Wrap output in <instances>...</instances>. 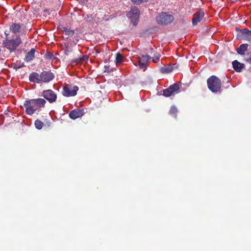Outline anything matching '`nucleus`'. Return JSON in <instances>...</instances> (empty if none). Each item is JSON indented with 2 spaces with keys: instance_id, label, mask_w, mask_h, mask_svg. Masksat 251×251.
I'll return each instance as SVG.
<instances>
[{
  "instance_id": "1",
  "label": "nucleus",
  "mask_w": 251,
  "mask_h": 251,
  "mask_svg": "<svg viewBox=\"0 0 251 251\" xmlns=\"http://www.w3.org/2000/svg\"><path fill=\"white\" fill-rule=\"evenodd\" d=\"M46 101L42 98L31 99L25 100L24 103V106L25 108V113L28 115H32L38 109L43 107Z\"/></svg>"
},
{
  "instance_id": "2",
  "label": "nucleus",
  "mask_w": 251,
  "mask_h": 251,
  "mask_svg": "<svg viewBox=\"0 0 251 251\" xmlns=\"http://www.w3.org/2000/svg\"><path fill=\"white\" fill-rule=\"evenodd\" d=\"M207 87L213 93L220 91L221 88V81L217 76L212 75L207 80Z\"/></svg>"
},
{
  "instance_id": "3",
  "label": "nucleus",
  "mask_w": 251,
  "mask_h": 251,
  "mask_svg": "<svg viewBox=\"0 0 251 251\" xmlns=\"http://www.w3.org/2000/svg\"><path fill=\"white\" fill-rule=\"evenodd\" d=\"M22 43L21 39L20 36H17L15 39H6L3 42L4 47L9 50L10 52L13 51Z\"/></svg>"
},
{
  "instance_id": "4",
  "label": "nucleus",
  "mask_w": 251,
  "mask_h": 251,
  "mask_svg": "<svg viewBox=\"0 0 251 251\" xmlns=\"http://www.w3.org/2000/svg\"><path fill=\"white\" fill-rule=\"evenodd\" d=\"M157 23L161 25H168L171 24L174 20L173 15L168 14L166 12H161L156 17Z\"/></svg>"
},
{
  "instance_id": "5",
  "label": "nucleus",
  "mask_w": 251,
  "mask_h": 251,
  "mask_svg": "<svg viewBox=\"0 0 251 251\" xmlns=\"http://www.w3.org/2000/svg\"><path fill=\"white\" fill-rule=\"evenodd\" d=\"M235 29L238 32L237 39L246 41L251 44V30L246 28L240 29L236 27Z\"/></svg>"
},
{
  "instance_id": "6",
  "label": "nucleus",
  "mask_w": 251,
  "mask_h": 251,
  "mask_svg": "<svg viewBox=\"0 0 251 251\" xmlns=\"http://www.w3.org/2000/svg\"><path fill=\"white\" fill-rule=\"evenodd\" d=\"M78 90V87L77 86L67 84L63 88L62 94L66 97H73L76 95Z\"/></svg>"
},
{
  "instance_id": "7",
  "label": "nucleus",
  "mask_w": 251,
  "mask_h": 251,
  "mask_svg": "<svg viewBox=\"0 0 251 251\" xmlns=\"http://www.w3.org/2000/svg\"><path fill=\"white\" fill-rule=\"evenodd\" d=\"M179 85L175 83L170 86L168 88L163 90V95L166 97L175 95L178 93Z\"/></svg>"
},
{
  "instance_id": "8",
  "label": "nucleus",
  "mask_w": 251,
  "mask_h": 251,
  "mask_svg": "<svg viewBox=\"0 0 251 251\" xmlns=\"http://www.w3.org/2000/svg\"><path fill=\"white\" fill-rule=\"evenodd\" d=\"M42 96L50 103L54 102L57 100V94L50 89L44 90Z\"/></svg>"
},
{
  "instance_id": "9",
  "label": "nucleus",
  "mask_w": 251,
  "mask_h": 251,
  "mask_svg": "<svg viewBox=\"0 0 251 251\" xmlns=\"http://www.w3.org/2000/svg\"><path fill=\"white\" fill-rule=\"evenodd\" d=\"M55 77V75L51 71H44L41 73V82L49 83Z\"/></svg>"
},
{
  "instance_id": "10",
  "label": "nucleus",
  "mask_w": 251,
  "mask_h": 251,
  "mask_svg": "<svg viewBox=\"0 0 251 251\" xmlns=\"http://www.w3.org/2000/svg\"><path fill=\"white\" fill-rule=\"evenodd\" d=\"M140 11L136 7H132L130 11L128 13L127 16L129 17L131 21L133 22L134 25H136V22L138 20Z\"/></svg>"
},
{
  "instance_id": "11",
  "label": "nucleus",
  "mask_w": 251,
  "mask_h": 251,
  "mask_svg": "<svg viewBox=\"0 0 251 251\" xmlns=\"http://www.w3.org/2000/svg\"><path fill=\"white\" fill-rule=\"evenodd\" d=\"M204 12L203 10H200L196 12L193 16L192 24L193 25H197L203 18Z\"/></svg>"
},
{
  "instance_id": "12",
  "label": "nucleus",
  "mask_w": 251,
  "mask_h": 251,
  "mask_svg": "<svg viewBox=\"0 0 251 251\" xmlns=\"http://www.w3.org/2000/svg\"><path fill=\"white\" fill-rule=\"evenodd\" d=\"M84 114L83 109H75L71 111L69 113V117L71 119L75 120L81 117Z\"/></svg>"
},
{
  "instance_id": "13",
  "label": "nucleus",
  "mask_w": 251,
  "mask_h": 251,
  "mask_svg": "<svg viewBox=\"0 0 251 251\" xmlns=\"http://www.w3.org/2000/svg\"><path fill=\"white\" fill-rule=\"evenodd\" d=\"M41 74L39 75L36 72H33L29 75V80L33 83H40Z\"/></svg>"
},
{
  "instance_id": "14",
  "label": "nucleus",
  "mask_w": 251,
  "mask_h": 251,
  "mask_svg": "<svg viewBox=\"0 0 251 251\" xmlns=\"http://www.w3.org/2000/svg\"><path fill=\"white\" fill-rule=\"evenodd\" d=\"M248 44H241L237 49L236 51L238 54L241 55H245L246 51H247L249 47Z\"/></svg>"
},
{
  "instance_id": "15",
  "label": "nucleus",
  "mask_w": 251,
  "mask_h": 251,
  "mask_svg": "<svg viewBox=\"0 0 251 251\" xmlns=\"http://www.w3.org/2000/svg\"><path fill=\"white\" fill-rule=\"evenodd\" d=\"M233 69L237 72H241L242 69L245 67V65L237 60H234L232 63Z\"/></svg>"
},
{
  "instance_id": "16",
  "label": "nucleus",
  "mask_w": 251,
  "mask_h": 251,
  "mask_svg": "<svg viewBox=\"0 0 251 251\" xmlns=\"http://www.w3.org/2000/svg\"><path fill=\"white\" fill-rule=\"evenodd\" d=\"M21 29V25L18 23H13L9 27L10 30L14 33L20 32Z\"/></svg>"
},
{
  "instance_id": "17",
  "label": "nucleus",
  "mask_w": 251,
  "mask_h": 251,
  "mask_svg": "<svg viewBox=\"0 0 251 251\" xmlns=\"http://www.w3.org/2000/svg\"><path fill=\"white\" fill-rule=\"evenodd\" d=\"M35 52V50L34 49H31L30 50L27 52L25 57V60L26 61H30L32 60L34 58V53Z\"/></svg>"
},
{
  "instance_id": "18",
  "label": "nucleus",
  "mask_w": 251,
  "mask_h": 251,
  "mask_svg": "<svg viewBox=\"0 0 251 251\" xmlns=\"http://www.w3.org/2000/svg\"><path fill=\"white\" fill-rule=\"evenodd\" d=\"M173 70V67L169 65L168 66H164L161 68L160 71L162 73H170Z\"/></svg>"
},
{
  "instance_id": "19",
  "label": "nucleus",
  "mask_w": 251,
  "mask_h": 251,
  "mask_svg": "<svg viewBox=\"0 0 251 251\" xmlns=\"http://www.w3.org/2000/svg\"><path fill=\"white\" fill-rule=\"evenodd\" d=\"M177 111H178L177 108L175 106H172L170 108L169 114L171 116L176 118L177 116Z\"/></svg>"
},
{
  "instance_id": "20",
  "label": "nucleus",
  "mask_w": 251,
  "mask_h": 251,
  "mask_svg": "<svg viewBox=\"0 0 251 251\" xmlns=\"http://www.w3.org/2000/svg\"><path fill=\"white\" fill-rule=\"evenodd\" d=\"M244 60L245 62L251 64V50L245 54Z\"/></svg>"
},
{
  "instance_id": "21",
  "label": "nucleus",
  "mask_w": 251,
  "mask_h": 251,
  "mask_svg": "<svg viewBox=\"0 0 251 251\" xmlns=\"http://www.w3.org/2000/svg\"><path fill=\"white\" fill-rule=\"evenodd\" d=\"M139 60H142V62L146 64L148 63L149 60L151 59V57L149 55H142Z\"/></svg>"
},
{
  "instance_id": "22",
  "label": "nucleus",
  "mask_w": 251,
  "mask_h": 251,
  "mask_svg": "<svg viewBox=\"0 0 251 251\" xmlns=\"http://www.w3.org/2000/svg\"><path fill=\"white\" fill-rule=\"evenodd\" d=\"M34 125H35V127L37 129H41L43 127L44 123L42 121H41L39 120H36L35 121Z\"/></svg>"
},
{
  "instance_id": "23",
  "label": "nucleus",
  "mask_w": 251,
  "mask_h": 251,
  "mask_svg": "<svg viewBox=\"0 0 251 251\" xmlns=\"http://www.w3.org/2000/svg\"><path fill=\"white\" fill-rule=\"evenodd\" d=\"M123 55L120 53L116 54L115 62L116 64L121 63L123 61Z\"/></svg>"
},
{
  "instance_id": "24",
  "label": "nucleus",
  "mask_w": 251,
  "mask_h": 251,
  "mask_svg": "<svg viewBox=\"0 0 251 251\" xmlns=\"http://www.w3.org/2000/svg\"><path fill=\"white\" fill-rule=\"evenodd\" d=\"M75 34V31L72 29H68V30L66 31V32H65L64 35L66 36V38H69L70 37L73 36Z\"/></svg>"
},
{
  "instance_id": "25",
  "label": "nucleus",
  "mask_w": 251,
  "mask_h": 251,
  "mask_svg": "<svg viewBox=\"0 0 251 251\" xmlns=\"http://www.w3.org/2000/svg\"><path fill=\"white\" fill-rule=\"evenodd\" d=\"M138 63H139V68L140 69H143V71H145L146 70V69H147V64H146L144 62H142V60H139Z\"/></svg>"
},
{
  "instance_id": "26",
  "label": "nucleus",
  "mask_w": 251,
  "mask_h": 251,
  "mask_svg": "<svg viewBox=\"0 0 251 251\" xmlns=\"http://www.w3.org/2000/svg\"><path fill=\"white\" fill-rule=\"evenodd\" d=\"M132 2L136 4H140L143 2H146L148 0H131Z\"/></svg>"
},
{
  "instance_id": "27",
  "label": "nucleus",
  "mask_w": 251,
  "mask_h": 251,
  "mask_svg": "<svg viewBox=\"0 0 251 251\" xmlns=\"http://www.w3.org/2000/svg\"><path fill=\"white\" fill-rule=\"evenodd\" d=\"M160 57V54H158L155 55L152 57V61L154 63H157L159 60Z\"/></svg>"
},
{
  "instance_id": "28",
  "label": "nucleus",
  "mask_w": 251,
  "mask_h": 251,
  "mask_svg": "<svg viewBox=\"0 0 251 251\" xmlns=\"http://www.w3.org/2000/svg\"><path fill=\"white\" fill-rule=\"evenodd\" d=\"M46 58L51 59L53 57V55L51 53L47 52L45 55Z\"/></svg>"
},
{
  "instance_id": "29",
  "label": "nucleus",
  "mask_w": 251,
  "mask_h": 251,
  "mask_svg": "<svg viewBox=\"0 0 251 251\" xmlns=\"http://www.w3.org/2000/svg\"><path fill=\"white\" fill-rule=\"evenodd\" d=\"M72 62L75 63L76 64L81 63V59L80 58V57H78L77 58L73 59L72 60Z\"/></svg>"
},
{
  "instance_id": "30",
  "label": "nucleus",
  "mask_w": 251,
  "mask_h": 251,
  "mask_svg": "<svg viewBox=\"0 0 251 251\" xmlns=\"http://www.w3.org/2000/svg\"><path fill=\"white\" fill-rule=\"evenodd\" d=\"M80 58L81 59V63H82L83 62L88 59V56L86 55H82L81 57H80Z\"/></svg>"
},
{
  "instance_id": "31",
  "label": "nucleus",
  "mask_w": 251,
  "mask_h": 251,
  "mask_svg": "<svg viewBox=\"0 0 251 251\" xmlns=\"http://www.w3.org/2000/svg\"><path fill=\"white\" fill-rule=\"evenodd\" d=\"M23 64L22 66H18L17 64H14V68L17 70L18 69L21 68L22 66H23Z\"/></svg>"
},
{
  "instance_id": "32",
  "label": "nucleus",
  "mask_w": 251,
  "mask_h": 251,
  "mask_svg": "<svg viewBox=\"0 0 251 251\" xmlns=\"http://www.w3.org/2000/svg\"><path fill=\"white\" fill-rule=\"evenodd\" d=\"M68 29H70V28H68L66 27H63L62 31L63 32L64 34L65 33V32H66V31L68 30Z\"/></svg>"
},
{
  "instance_id": "33",
  "label": "nucleus",
  "mask_w": 251,
  "mask_h": 251,
  "mask_svg": "<svg viewBox=\"0 0 251 251\" xmlns=\"http://www.w3.org/2000/svg\"><path fill=\"white\" fill-rule=\"evenodd\" d=\"M150 52L151 53H152L153 52V51H154V50H153V49L152 48H151L150 49Z\"/></svg>"
}]
</instances>
